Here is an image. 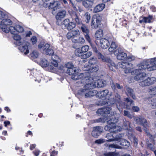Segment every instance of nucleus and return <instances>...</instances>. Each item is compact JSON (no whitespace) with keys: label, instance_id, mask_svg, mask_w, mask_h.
Masks as SVG:
<instances>
[{"label":"nucleus","instance_id":"603ef678","mask_svg":"<svg viewBox=\"0 0 156 156\" xmlns=\"http://www.w3.org/2000/svg\"><path fill=\"white\" fill-rule=\"evenodd\" d=\"M51 59L52 61H59V58L57 55L52 54L51 55Z\"/></svg>","mask_w":156,"mask_h":156},{"label":"nucleus","instance_id":"473e14b6","mask_svg":"<svg viewBox=\"0 0 156 156\" xmlns=\"http://www.w3.org/2000/svg\"><path fill=\"white\" fill-rule=\"evenodd\" d=\"M80 29L84 34H89V31L87 27L85 25L81 24L80 27Z\"/></svg>","mask_w":156,"mask_h":156},{"label":"nucleus","instance_id":"052dcab7","mask_svg":"<svg viewBox=\"0 0 156 156\" xmlns=\"http://www.w3.org/2000/svg\"><path fill=\"white\" fill-rule=\"evenodd\" d=\"M30 41L32 42V44L34 45L36 44L37 42V37L35 36L32 37L30 39Z\"/></svg>","mask_w":156,"mask_h":156},{"label":"nucleus","instance_id":"5701e85b","mask_svg":"<svg viewBox=\"0 0 156 156\" xmlns=\"http://www.w3.org/2000/svg\"><path fill=\"white\" fill-rule=\"evenodd\" d=\"M105 129L106 131H110L111 132L113 131L115 132L116 131V129H120V128L118 126L111 125L108 124L105 127Z\"/></svg>","mask_w":156,"mask_h":156},{"label":"nucleus","instance_id":"f704fd0d","mask_svg":"<svg viewBox=\"0 0 156 156\" xmlns=\"http://www.w3.org/2000/svg\"><path fill=\"white\" fill-rule=\"evenodd\" d=\"M105 145L106 146H108V150H111L112 148L120 149H121L122 148V147H121L120 146L116 144H113L108 145L107 144H105Z\"/></svg>","mask_w":156,"mask_h":156},{"label":"nucleus","instance_id":"a211bd4d","mask_svg":"<svg viewBox=\"0 0 156 156\" xmlns=\"http://www.w3.org/2000/svg\"><path fill=\"white\" fill-rule=\"evenodd\" d=\"M66 14V12L65 10H62L58 12L56 16V18L57 20V24L58 25L60 24V19L64 18Z\"/></svg>","mask_w":156,"mask_h":156},{"label":"nucleus","instance_id":"864d4df0","mask_svg":"<svg viewBox=\"0 0 156 156\" xmlns=\"http://www.w3.org/2000/svg\"><path fill=\"white\" fill-rule=\"evenodd\" d=\"M153 17L151 16H149L147 17H145V23H150L151 22V20L152 19Z\"/></svg>","mask_w":156,"mask_h":156},{"label":"nucleus","instance_id":"338daca9","mask_svg":"<svg viewBox=\"0 0 156 156\" xmlns=\"http://www.w3.org/2000/svg\"><path fill=\"white\" fill-rule=\"evenodd\" d=\"M132 109L134 111L136 112H137L139 110V108L136 106H133Z\"/></svg>","mask_w":156,"mask_h":156},{"label":"nucleus","instance_id":"6e6d98bb","mask_svg":"<svg viewBox=\"0 0 156 156\" xmlns=\"http://www.w3.org/2000/svg\"><path fill=\"white\" fill-rule=\"evenodd\" d=\"M65 66L68 69L73 68L74 67L73 65L71 62H69L66 64Z\"/></svg>","mask_w":156,"mask_h":156},{"label":"nucleus","instance_id":"13d9d810","mask_svg":"<svg viewBox=\"0 0 156 156\" xmlns=\"http://www.w3.org/2000/svg\"><path fill=\"white\" fill-rule=\"evenodd\" d=\"M71 32L73 35V37H76V35H79L80 34V32L78 30H73L72 31H71Z\"/></svg>","mask_w":156,"mask_h":156},{"label":"nucleus","instance_id":"ddd939ff","mask_svg":"<svg viewBox=\"0 0 156 156\" xmlns=\"http://www.w3.org/2000/svg\"><path fill=\"white\" fill-rule=\"evenodd\" d=\"M12 21L9 19H5L0 22V28L2 29V31L4 32V30L6 29L8 27V26L11 25Z\"/></svg>","mask_w":156,"mask_h":156},{"label":"nucleus","instance_id":"20e7f679","mask_svg":"<svg viewBox=\"0 0 156 156\" xmlns=\"http://www.w3.org/2000/svg\"><path fill=\"white\" fill-rule=\"evenodd\" d=\"M80 69L78 68H72L68 69L67 70V73L69 75H72V79L74 80H79L77 83L79 86H81L78 83L85 76H87L86 74L80 73L79 74V73L80 72Z\"/></svg>","mask_w":156,"mask_h":156},{"label":"nucleus","instance_id":"1a4fd4ad","mask_svg":"<svg viewBox=\"0 0 156 156\" xmlns=\"http://www.w3.org/2000/svg\"><path fill=\"white\" fill-rule=\"evenodd\" d=\"M62 27L66 28L68 30H71L74 28L76 26L75 23L74 22H71L68 19H66L60 23Z\"/></svg>","mask_w":156,"mask_h":156},{"label":"nucleus","instance_id":"7ed1b4c3","mask_svg":"<svg viewBox=\"0 0 156 156\" xmlns=\"http://www.w3.org/2000/svg\"><path fill=\"white\" fill-rule=\"evenodd\" d=\"M139 69H147L148 71L156 70V57L152 58L147 61L144 62L139 65Z\"/></svg>","mask_w":156,"mask_h":156},{"label":"nucleus","instance_id":"412c9836","mask_svg":"<svg viewBox=\"0 0 156 156\" xmlns=\"http://www.w3.org/2000/svg\"><path fill=\"white\" fill-rule=\"evenodd\" d=\"M100 20L97 17H93L92 19L91 26L92 28L96 29L98 27Z\"/></svg>","mask_w":156,"mask_h":156},{"label":"nucleus","instance_id":"37998d69","mask_svg":"<svg viewBox=\"0 0 156 156\" xmlns=\"http://www.w3.org/2000/svg\"><path fill=\"white\" fill-rule=\"evenodd\" d=\"M16 32L21 33L24 31V30L22 26L20 25L16 26Z\"/></svg>","mask_w":156,"mask_h":156},{"label":"nucleus","instance_id":"9b49d317","mask_svg":"<svg viewBox=\"0 0 156 156\" xmlns=\"http://www.w3.org/2000/svg\"><path fill=\"white\" fill-rule=\"evenodd\" d=\"M119 66L121 68L125 69L124 72L126 73H131L133 70H132V64L127 62H121L119 63Z\"/></svg>","mask_w":156,"mask_h":156},{"label":"nucleus","instance_id":"79ce46f5","mask_svg":"<svg viewBox=\"0 0 156 156\" xmlns=\"http://www.w3.org/2000/svg\"><path fill=\"white\" fill-rule=\"evenodd\" d=\"M83 52L81 49L79 48L76 49L75 51V54L77 56H81L83 54Z\"/></svg>","mask_w":156,"mask_h":156},{"label":"nucleus","instance_id":"69168bd1","mask_svg":"<svg viewBox=\"0 0 156 156\" xmlns=\"http://www.w3.org/2000/svg\"><path fill=\"white\" fill-rule=\"evenodd\" d=\"M128 136L131 140L133 139V138L135 137L131 133H128L127 134Z\"/></svg>","mask_w":156,"mask_h":156},{"label":"nucleus","instance_id":"bb28decb","mask_svg":"<svg viewBox=\"0 0 156 156\" xmlns=\"http://www.w3.org/2000/svg\"><path fill=\"white\" fill-rule=\"evenodd\" d=\"M105 7L104 4H99L95 6L94 9V11L95 13H97L102 11Z\"/></svg>","mask_w":156,"mask_h":156},{"label":"nucleus","instance_id":"3c124183","mask_svg":"<svg viewBox=\"0 0 156 156\" xmlns=\"http://www.w3.org/2000/svg\"><path fill=\"white\" fill-rule=\"evenodd\" d=\"M88 34H84L85 35V38L86 40H87V41L88 42H89L90 44L91 45V46L93 48V47L94 46H93L92 44L91 43V39H90V37L89 36Z\"/></svg>","mask_w":156,"mask_h":156},{"label":"nucleus","instance_id":"4be33fe9","mask_svg":"<svg viewBox=\"0 0 156 156\" xmlns=\"http://www.w3.org/2000/svg\"><path fill=\"white\" fill-rule=\"evenodd\" d=\"M94 0H84L82 2V5L86 8H90L94 5Z\"/></svg>","mask_w":156,"mask_h":156},{"label":"nucleus","instance_id":"c85d7f7f","mask_svg":"<svg viewBox=\"0 0 156 156\" xmlns=\"http://www.w3.org/2000/svg\"><path fill=\"white\" fill-rule=\"evenodd\" d=\"M70 3L71 4L73 7L74 10L77 11H79L80 12H82L83 11V8L81 6L78 5H75L71 0H69Z\"/></svg>","mask_w":156,"mask_h":156},{"label":"nucleus","instance_id":"2eb2a0df","mask_svg":"<svg viewBox=\"0 0 156 156\" xmlns=\"http://www.w3.org/2000/svg\"><path fill=\"white\" fill-rule=\"evenodd\" d=\"M134 119L136 124L142 125L145 127L147 126V122L143 117L141 116L134 117Z\"/></svg>","mask_w":156,"mask_h":156},{"label":"nucleus","instance_id":"5fc2aeb1","mask_svg":"<svg viewBox=\"0 0 156 156\" xmlns=\"http://www.w3.org/2000/svg\"><path fill=\"white\" fill-rule=\"evenodd\" d=\"M115 97L116 98V101H115L114 99H113V100H114V101H115V102H115H116V105L117 106V104H118L119 101H121L120 100V96L118 94H116L115 95ZM112 99H110V100H112Z\"/></svg>","mask_w":156,"mask_h":156},{"label":"nucleus","instance_id":"cd10ccee","mask_svg":"<svg viewBox=\"0 0 156 156\" xmlns=\"http://www.w3.org/2000/svg\"><path fill=\"white\" fill-rule=\"evenodd\" d=\"M71 16L73 20L75 21L77 24H81V21L76 13H73Z\"/></svg>","mask_w":156,"mask_h":156},{"label":"nucleus","instance_id":"0eeeda50","mask_svg":"<svg viewBox=\"0 0 156 156\" xmlns=\"http://www.w3.org/2000/svg\"><path fill=\"white\" fill-rule=\"evenodd\" d=\"M108 90H102L98 92L96 95L97 94V96L101 98H102L103 100H105L104 101V103L109 105H111L115 102V101L113 100V99L110 100L109 98V96H111V94H108Z\"/></svg>","mask_w":156,"mask_h":156},{"label":"nucleus","instance_id":"39448f33","mask_svg":"<svg viewBox=\"0 0 156 156\" xmlns=\"http://www.w3.org/2000/svg\"><path fill=\"white\" fill-rule=\"evenodd\" d=\"M89 63L91 65L96 64V65L90 67L88 65L86 64L83 68L84 70L88 71L89 73H91L96 72L98 69L99 63L97 58L94 57L90 58L89 61Z\"/></svg>","mask_w":156,"mask_h":156},{"label":"nucleus","instance_id":"423d86ee","mask_svg":"<svg viewBox=\"0 0 156 156\" xmlns=\"http://www.w3.org/2000/svg\"><path fill=\"white\" fill-rule=\"evenodd\" d=\"M93 48L94 51L96 53V55L99 59H101L102 61L108 63V65L109 67L110 70H113V69L112 67L115 68V64L110 59L106 58L103 55H102L97 50L96 48L94 46L93 47Z\"/></svg>","mask_w":156,"mask_h":156},{"label":"nucleus","instance_id":"0e129e2a","mask_svg":"<svg viewBox=\"0 0 156 156\" xmlns=\"http://www.w3.org/2000/svg\"><path fill=\"white\" fill-rule=\"evenodd\" d=\"M139 23H145V17H140L139 19Z\"/></svg>","mask_w":156,"mask_h":156},{"label":"nucleus","instance_id":"f3484780","mask_svg":"<svg viewBox=\"0 0 156 156\" xmlns=\"http://www.w3.org/2000/svg\"><path fill=\"white\" fill-rule=\"evenodd\" d=\"M112 112H111L110 116H107V118L106 119L107 120V123L108 124H112V126H115V124L118 121V119L115 118L114 116H112L110 117V115H112Z\"/></svg>","mask_w":156,"mask_h":156},{"label":"nucleus","instance_id":"8fccbe9b","mask_svg":"<svg viewBox=\"0 0 156 156\" xmlns=\"http://www.w3.org/2000/svg\"><path fill=\"white\" fill-rule=\"evenodd\" d=\"M104 156H117V154L114 152H108L104 154Z\"/></svg>","mask_w":156,"mask_h":156},{"label":"nucleus","instance_id":"4468645a","mask_svg":"<svg viewBox=\"0 0 156 156\" xmlns=\"http://www.w3.org/2000/svg\"><path fill=\"white\" fill-rule=\"evenodd\" d=\"M111 108L110 107L99 109L97 112V113L103 115V116H110Z\"/></svg>","mask_w":156,"mask_h":156},{"label":"nucleus","instance_id":"09e8293b","mask_svg":"<svg viewBox=\"0 0 156 156\" xmlns=\"http://www.w3.org/2000/svg\"><path fill=\"white\" fill-rule=\"evenodd\" d=\"M107 116L105 117L104 116V117L102 118H100L99 119H96V122H104L105 121L107 120L106 119L107 118Z\"/></svg>","mask_w":156,"mask_h":156},{"label":"nucleus","instance_id":"774afa93","mask_svg":"<svg viewBox=\"0 0 156 156\" xmlns=\"http://www.w3.org/2000/svg\"><path fill=\"white\" fill-rule=\"evenodd\" d=\"M87 58H88L90 57L92 55V53L91 51H89L87 53L85 54Z\"/></svg>","mask_w":156,"mask_h":156},{"label":"nucleus","instance_id":"a19ab883","mask_svg":"<svg viewBox=\"0 0 156 156\" xmlns=\"http://www.w3.org/2000/svg\"><path fill=\"white\" fill-rule=\"evenodd\" d=\"M30 55L33 58H35L38 57L39 53L37 51L34 50L30 53Z\"/></svg>","mask_w":156,"mask_h":156},{"label":"nucleus","instance_id":"b1692460","mask_svg":"<svg viewBox=\"0 0 156 156\" xmlns=\"http://www.w3.org/2000/svg\"><path fill=\"white\" fill-rule=\"evenodd\" d=\"M60 7V4L57 1L54 2H52L51 4L49 6V9H53L55 11L56 10L59 9Z\"/></svg>","mask_w":156,"mask_h":156},{"label":"nucleus","instance_id":"2f4dec72","mask_svg":"<svg viewBox=\"0 0 156 156\" xmlns=\"http://www.w3.org/2000/svg\"><path fill=\"white\" fill-rule=\"evenodd\" d=\"M126 93L127 96H130L134 99H136L135 96L133 93V91L132 89L129 88H127Z\"/></svg>","mask_w":156,"mask_h":156},{"label":"nucleus","instance_id":"e433bc0d","mask_svg":"<svg viewBox=\"0 0 156 156\" xmlns=\"http://www.w3.org/2000/svg\"><path fill=\"white\" fill-rule=\"evenodd\" d=\"M42 4H43L44 7H48L49 8V6L51 4L52 2H54V0H42Z\"/></svg>","mask_w":156,"mask_h":156},{"label":"nucleus","instance_id":"f03ea898","mask_svg":"<svg viewBox=\"0 0 156 156\" xmlns=\"http://www.w3.org/2000/svg\"><path fill=\"white\" fill-rule=\"evenodd\" d=\"M139 69L134 70L131 72V74L135 75L134 77L135 80L137 81L139 85L142 87H146L153 84L156 82V78L155 77H148L146 73H141Z\"/></svg>","mask_w":156,"mask_h":156},{"label":"nucleus","instance_id":"dca6fc26","mask_svg":"<svg viewBox=\"0 0 156 156\" xmlns=\"http://www.w3.org/2000/svg\"><path fill=\"white\" fill-rule=\"evenodd\" d=\"M103 128L101 126H96L94 128L92 132V135L93 137L97 138L103 132Z\"/></svg>","mask_w":156,"mask_h":156},{"label":"nucleus","instance_id":"49530a36","mask_svg":"<svg viewBox=\"0 0 156 156\" xmlns=\"http://www.w3.org/2000/svg\"><path fill=\"white\" fill-rule=\"evenodd\" d=\"M85 21L87 23L89 22L90 19V14L88 12H86L85 14Z\"/></svg>","mask_w":156,"mask_h":156},{"label":"nucleus","instance_id":"4d7b16f0","mask_svg":"<svg viewBox=\"0 0 156 156\" xmlns=\"http://www.w3.org/2000/svg\"><path fill=\"white\" fill-rule=\"evenodd\" d=\"M89 48V46L88 45H84L83 46L81 49L83 53L87 52Z\"/></svg>","mask_w":156,"mask_h":156},{"label":"nucleus","instance_id":"6ab92c4d","mask_svg":"<svg viewBox=\"0 0 156 156\" xmlns=\"http://www.w3.org/2000/svg\"><path fill=\"white\" fill-rule=\"evenodd\" d=\"M43 50L44 53L47 55H51L54 53L53 50L50 48V45L48 44H44Z\"/></svg>","mask_w":156,"mask_h":156},{"label":"nucleus","instance_id":"58836bf2","mask_svg":"<svg viewBox=\"0 0 156 156\" xmlns=\"http://www.w3.org/2000/svg\"><path fill=\"white\" fill-rule=\"evenodd\" d=\"M120 144L125 147V148H127L130 145L129 143L126 140H122L121 141Z\"/></svg>","mask_w":156,"mask_h":156},{"label":"nucleus","instance_id":"680f3d73","mask_svg":"<svg viewBox=\"0 0 156 156\" xmlns=\"http://www.w3.org/2000/svg\"><path fill=\"white\" fill-rule=\"evenodd\" d=\"M66 37L68 39H69L73 37V35L71 31L68 33L66 34Z\"/></svg>","mask_w":156,"mask_h":156},{"label":"nucleus","instance_id":"f8f14e48","mask_svg":"<svg viewBox=\"0 0 156 156\" xmlns=\"http://www.w3.org/2000/svg\"><path fill=\"white\" fill-rule=\"evenodd\" d=\"M114 54L116 55L117 58L119 60H127V56L126 54L122 51L120 48L116 49Z\"/></svg>","mask_w":156,"mask_h":156},{"label":"nucleus","instance_id":"e2e57ef3","mask_svg":"<svg viewBox=\"0 0 156 156\" xmlns=\"http://www.w3.org/2000/svg\"><path fill=\"white\" fill-rule=\"evenodd\" d=\"M135 57L133 55H130L127 56V60L131 61L134 60L135 59Z\"/></svg>","mask_w":156,"mask_h":156},{"label":"nucleus","instance_id":"4c0bfd02","mask_svg":"<svg viewBox=\"0 0 156 156\" xmlns=\"http://www.w3.org/2000/svg\"><path fill=\"white\" fill-rule=\"evenodd\" d=\"M117 48V45L114 42H112L109 48H108V51L110 52H113L114 53L115 50Z\"/></svg>","mask_w":156,"mask_h":156},{"label":"nucleus","instance_id":"aec40b11","mask_svg":"<svg viewBox=\"0 0 156 156\" xmlns=\"http://www.w3.org/2000/svg\"><path fill=\"white\" fill-rule=\"evenodd\" d=\"M100 46L104 49L107 48L109 46L110 44L108 40L105 38H102L100 40Z\"/></svg>","mask_w":156,"mask_h":156},{"label":"nucleus","instance_id":"c03bdc74","mask_svg":"<svg viewBox=\"0 0 156 156\" xmlns=\"http://www.w3.org/2000/svg\"><path fill=\"white\" fill-rule=\"evenodd\" d=\"M150 104L152 106L153 108H156V98L152 99H150Z\"/></svg>","mask_w":156,"mask_h":156},{"label":"nucleus","instance_id":"ea45409f","mask_svg":"<svg viewBox=\"0 0 156 156\" xmlns=\"http://www.w3.org/2000/svg\"><path fill=\"white\" fill-rule=\"evenodd\" d=\"M149 94L151 95H156V86L151 87L149 91Z\"/></svg>","mask_w":156,"mask_h":156},{"label":"nucleus","instance_id":"f257e3e1","mask_svg":"<svg viewBox=\"0 0 156 156\" xmlns=\"http://www.w3.org/2000/svg\"><path fill=\"white\" fill-rule=\"evenodd\" d=\"M106 83L105 81L102 80H98L94 82L91 77L85 76L78 83L80 85L83 86V88L79 90L78 94L85 98H90L97 93V90H92V89L96 87H103Z\"/></svg>","mask_w":156,"mask_h":156},{"label":"nucleus","instance_id":"6e6552de","mask_svg":"<svg viewBox=\"0 0 156 156\" xmlns=\"http://www.w3.org/2000/svg\"><path fill=\"white\" fill-rule=\"evenodd\" d=\"M124 101L127 102L126 105H125L122 101H119L118 104H117V108L121 112H122V109L124 108L130 109L134 105L133 101L129 100L128 98H125Z\"/></svg>","mask_w":156,"mask_h":156},{"label":"nucleus","instance_id":"7c9ffc66","mask_svg":"<svg viewBox=\"0 0 156 156\" xmlns=\"http://www.w3.org/2000/svg\"><path fill=\"white\" fill-rule=\"evenodd\" d=\"M40 64L42 67H46L49 66V63L46 59L42 58L41 59Z\"/></svg>","mask_w":156,"mask_h":156},{"label":"nucleus","instance_id":"72a5a7b5","mask_svg":"<svg viewBox=\"0 0 156 156\" xmlns=\"http://www.w3.org/2000/svg\"><path fill=\"white\" fill-rule=\"evenodd\" d=\"M103 31L102 30L100 29L96 31L95 37L97 40L99 39L103 36Z\"/></svg>","mask_w":156,"mask_h":156},{"label":"nucleus","instance_id":"bf43d9fd","mask_svg":"<svg viewBox=\"0 0 156 156\" xmlns=\"http://www.w3.org/2000/svg\"><path fill=\"white\" fill-rule=\"evenodd\" d=\"M105 141V140L103 139H100L95 141V143L98 144H102Z\"/></svg>","mask_w":156,"mask_h":156},{"label":"nucleus","instance_id":"de8ad7c7","mask_svg":"<svg viewBox=\"0 0 156 156\" xmlns=\"http://www.w3.org/2000/svg\"><path fill=\"white\" fill-rule=\"evenodd\" d=\"M112 88L113 89H115L116 88H117L119 89H122V86H121L119 85V84L118 83H115L114 84L113 83L112 85Z\"/></svg>","mask_w":156,"mask_h":156},{"label":"nucleus","instance_id":"c756f323","mask_svg":"<svg viewBox=\"0 0 156 156\" xmlns=\"http://www.w3.org/2000/svg\"><path fill=\"white\" fill-rule=\"evenodd\" d=\"M10 32L12 34H14L16 32V27L10 26L8 27L6 30H4V32L7 33Z\"/></svg>","mask_w":156,"mask_h":156},{"label":"nucleus","instance_id":"a878e982","mask_svg":"<svg viewBox=\"0 0 156 156\" xmlns=\"http://www.w3.org/2000/svg\"><path fill=\"white\" fill-rule=\"evenodd\" d=\"M106 137L108 139L106 140L108 142H111L113 141H118L120 138H115L114 134H113L112 133H108L106 136Z\"/></svg>","mask_w":156,"mask_h":156},{"label":"nucleus","instance_id":"393cba45","mask_svg":"<svg viewBox=\"0 0 156 156\" xmlns=\"http://www.w3.org/2000/svg\"><path fill=\"white\" fill-rule=\"evenodd\" d=\"M72 42L74 43H79L81 44H83L85 41L84 38L81 37H73L72 39Z\"/></svg>","mask_w":156,"mask_h":156},{"label":"nucleus","instance_id":"9d476101","mask_svg":"<svg viewBox=\"0 0 156 156\" xmlns=\"http://www.w3.org/2000/svg\"><path fill=\"white\" fill-rule=\"evenodd\" d=\"M19 47V50L22 52H24L25 55H27L29 53V50L31 49L32 47L31 44L28 42L21 43V44Z\"/></svg>","mask_w":156,"mask_h":156},{"label":"nucleus","instance_id":"a18cd8bd","mask_svg":"<svg viewBox=\"0 0 156 156\" xmlns=\"http://www.w3.org/2000/svg\"><path fill=\"white\" fill-rule=\"evenodd\" d=\"M124 115L125 116H127L130 119H132L134 117L133 115L131 114L130 112L126 110L124 111Z\"/></svg>","mask_w":156,"mask_h":156},{"label":"nucleus","instance_id":"c9c22d12","mask_svg":"<svg viewBox=\"0 0 156 156\" xmlns=\"http://www.w3.org/2000/svg\"><path fill=\"white\" fill-rule=\"evenodd\" d=\"M14 40L16 41V43L17 45H20L22 42L20 41L21 38L20 36L18 34H15L13 36Z\"/></svg>","mask_w":156,"mask_h":156}]
</instances>
